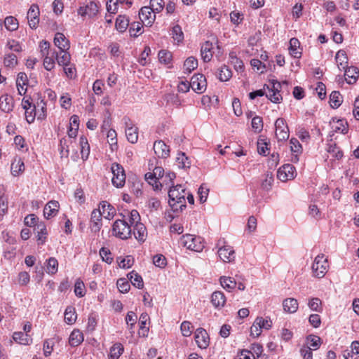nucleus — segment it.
Returning a JSON list of instances; mask_svg holds the SVG:
<instances>
[{
    "mask_svg": "<svg viewBox=\"0 0 359 359\" xmlns=\"http://www.w3.org/2000/svg\"><path fill=\"white\" fill-rule=\"evenodd\" d=\"M176 162L178 167L181 168H189L191 166V162L184 153L181 152L177 154Z\"/></svg>",
    "mask_w": 359,
    "mask_h": 359,
    "instance_id": "nucleus-57",
    "label": "nucleus"
},
{
    "mask_svg": "<svg viewBox=\"0 0 359 359\" xmlns=\"http://www.w3.org/2000/svg\"><path fill=\"white\" fill-rule=\"evenodd\" d=\"M99 11L98 4L94 1H90L88 4L79 7L78 9V14L82 17L88 16L93 18L95 16Z\"/></svg>",
    "mask_w": 359,
    "mask_h": 359,
    "instance_id": "nucleus-15",
    "label": "nucleus"
},
{
    "mask_svg": "<svg viewBox=\"0 0 359 359\" xmlns=\"http://www.w3.org/2000/svg\"><path fill=\"white\" fill-rule=\"evenodd\" d=\"M129 26V20L126 15H118L116 18L115 27L120 32H123Z\"/></svg>",
    "mask_w": 359,
    "mask_h": 359,
    "instance_id": "nucleus-44",
    "label": "nucleus"
},
{
    "mask_svg": "<svg viewBox=\"0 0 359 359\" xmlns=\"http://www.w3.org/2000/svg\"><path fill=\"white\" fill-rule=\"evenodd\" d=\"M55 54L50 55H41L43 58V65L45 69L47 71H52L55 67Z\"/></svg>",
    "mask_w": 359,
    "mask_h": 359,
    "instance_id": "nucleus-42",
    "label": "nucleus"
},
{
    "mask_svg": "<svg viewBox=\"0 0 359 359\" xmlns=\"http://www.w3.org/2000/svg\"><path fill=\"white\" fill-rule=\"evenodd\" d=\"M142 23L146 26H151L156 19L155 13L149 6L142 7L139 12Z\"/></svg>",
    "mask_w": 359,
    "mask_h": 359,
    "instance_id": "nucleus-14",
    "label": "nucleus"
},
{
    "mask_svg": "<svg viewBox=\"0 0 359 359\" xmlns=\"http://www.w3.org/2000/svg\"><path fill=\"white\" fill-rule=\"evenodd\" d=\"M113 177L111 182L114 186L120 188L124 186L126 182V174L122 165L117 163H114L111 167Z\"/></svg>",
    "mask_w": 359,
    "mask_h": 359,
    "instance_id": "nucleus-8",
    "label": "nucleus"
},
{
    "mask_svg": "<svg viewBox=\"0 0 359 359\" xmlns=\"http://www.w3.org/2000/svg\"><path fill=\"white\" fill-rule=\"evenodd\" d=\"M39 8L37 5L32 4L27 12V20L30 28L36 29L39 23Z\"/></svg>",
    "mask_w": 359,
    "mask_h": 359,
    "instance_id": "nucleus-16",
    "label": "nucleus"
},
{
    "mask_svg": "<svg viewBox=\"0 0 359 359\" xmlns=\"http://www.w3.org/2000/svg\"><path fill=\"white\" fill-rule=\"evenodd\" d=\"M36 229L37 231L38 245H43L46 241L48 234L46 226L43 223L41 222L37 224Z\"/></svg>",
    "mask_w": 359,
    "mask_h": 359,
    "instance_id": "nucleus-38",
    "label": "nucleus"
},
{
    "mask_svg": "<svg viewBox=\"0 0 359 359\" xmlns=\"http://www.w3.org/2000/svg\"><path fill=\"white\" fill-rule=\"evenodd\" d=\"M4 25L9 31H15L18 27V20L13 16L6 17L4 20Z\"/></svg>",
    "mask_w": 359,
    "mask_h": 359,
    "instance_id": "nucleus-62",
    "label": "nucleus"
},
{
    "mask_svg": "<svg viewBox=\"0 0 359 359\" xmlns=\"http://www.w3.org/2000/svg\"><path fill=\"white\" fill-rule=\"evenodd\" d=\"M251 126L255 133H259L264 127L262 118L259 116H254L252 119Z\"/></svg>",
    "mask_w": 359,
    "mask_h": 359,
    "instance_id": "nucleus-58",
    "label": "nucleus"
},
{
    "mask_svg": "<svg viewBox=\"0 0 359 359\" xmlns=\"http://www.w3.org/2000/svg\"><path fill=\"white\" fill-rule=\"evenodd\" d=\"M131 226L123 219H117L112 226V235L122 240H126L131 236Z\"/></svg>",
    "mask_w": 359,
    "mask_h": 359,
    "instance_id": "nucleus-3",
    "label": "nucleus"
},
{
    "mask_svg": "<svg viewBox=\"0 0 359 359\" xmlns=\"http://www.w3.org/2000/svg\"><path fill=\"white\" fill-rule=\"evenodd\" d=\"M335 60L340 71L348 67V59L346 53L344 50H340L336 53Z\"/></svg>",
    "mask_w": 359,
    "mask_h": 359,
    "instance_id": "nucleus-30",
    "label": "nucleus"
},
{
    "mask_svg": "<svg viewBox=\"0 0 359 359\" xmlns=\"http://www.w3.org/2000/svg\"><path fill=\"white\" fill-rule=\"evenodd\" d=\"M164 176V169L161 166H156L153 172H147L145 174V180L151 184L154 190H161L162 183L159 180H162Z\"/></svg>",
    "mask_w": 359,
    "mask_h": 359,
    "instance_id": "nucleus-6",
    "label": "nucleus"
},
{
    "mask_svg": "<svg viewBox=\"0 0 359 359\" xmlns=\"http://www.w3.org/2000/svg\"><path fill=\"white\" fill-rule=\"evenodd\" d=\"M55 55V60L58 64V65L64 67V66H68L69 64L71 62L72 56L71 54L69 52V50H59L58 52L56 51Z\"/></svg>",
    "mask_w": 359,
    "mask_h": 359,
    "instance_id": "nucleus-28",
    "label": "nucleus"
},
{
    "mask_svg": "<svg viewBox=\"0 0 359 359\" xmlns=\"http://www.w3.org/2000/svg\"><path fill=\"white\" fill-rule=\"evenodd\" d=\"M229 58L231 60V63L233 65L234 69L237 72H243L244 70V65L243 61L236 56L235 53H230Z\"/></svg>",
    "mask_w": 359,
    "mask_h": 359,
    "instance_id": "nucleus-54",
    "label": "nucleus"
},
{
    "mask_svg": "<svg viewBox=\"0 0 359 359\" xmlns=\"http://www.w3.org/2000/svg\"><path fill=\"white\" fill-rule=\"evenodd\" d=\"M74 293L79 297H83L86 294L85 285L81 279H77L74 285Z\"/></svg>",
    "mask_w": 359,
    "mask_h": 359,
    "instance_id": "nucleus-64",
    "label": "nucleus"
},
{
    "mask_svg": "<svg viewBox=\"0 0 359 359\" xmlns=\"http://www.w3.org/2000/svg\"><path fill=\"white\" fill-rule=\"evenodd\" d=\"M143 26L142 22H133L130 24L129 32L131 36L137 37L142 34Z\"/></svg>",
    "mask_w": 359,
    "mask_h": 359,
    "instance_id": "nucleus-52",
    "label": "nucleus"
},
{
    "mask_svg": "<svg viewBox=\"0 0 359 359\" xmlns=\"http://www.w3.org/2000/svg\"><path fill=\"white\" fill-rule=\"evenodd\" d=\"M153 149L158 158H167L170 155V147L163 141L158 140L154 143Z\"/></svg>",
    "mask_w": 359,
    "mask_h": 359,
    "instance_id": "nucleus-18",
    "label": "nucleus"
},
{
    "mask_svg": "<svg viewBox=\"0 0 359 359\" xmlns=\"http://www.w3.org/2000/svg\"><path fill=\"white\" fill-rule=\"evenodd\" d=\"M342 102L341 95L339 91H333L330 95V104L332 108H338Z\"/></svg>",
    "mask_w": 359,
    "mask_h": 359,
    "instance_id": "nucleus-51",
    "label": "nucleus"
},
{
    "mask_svg": "<svg viewBox=\"0 0 359 359\" xmlns=\"http://www.w3.org/2000/svg\"><path fill=\"white\" fill-rule=\"evenodd\" d=\"M28 84V78L25 72H20L16 79V86L18 94L23 95L27 92V86Z\"/></svg>",
    "mask_w": 359,
    "mask_h": 359,
    "instance_id": "nucleus-25",
    "label": "nucleus"
},
{
    "mask_svg": "<svg viewBox=\"0 0 359 359\" xmlns=\"http://www.w3.org/2000/svg\"><path fill=\"white\" fill-rule=\"evenodd\" d=\"M198 67V60L194 57H188L184 63V68L185 72L191 73L193 70Z\"/></svg>",
    "mask_w": 359,
    "mask_h": 359,
    "instance_id": "nucleus-53",
    "label": "nucleus"
},
{
    "mask_svg": "<svg viewBox=\"0 0 359 359\" xmlns=\"http://www.w3.org/2000/svg\"><path fill=\"white\" fill-rule=\"evenodd\" d=\"M231 76H232V72L228 66L223 65L219 69L217 77L219 81H227L231 78Z\"/></svg>",
    "mask_w": 359,
    "mask_h": 359,
    "instance_id": "nucleus-46",
    "label": "nucleus"
},
{
    "mask_svg": "<svg viewBox=\"0 0 359 359\" xmlns=\"http://www.w3.org/2000/svg\"><path fill=\"white\" fill-rule=\"evenodd\" d=\"M186 208V204L183 203H168L165 208V218L168 222H172V219L178 217L183 209Z\"/></svg>",
    "mask_w": 359,
    "mask_h": 359,
    "instance_id": "nucleus-10",
    "label": "nucleus"
},
{
    "mask_svg": "<svg viewBox=\"0 0 359 359\" xmlns=\"http://www.w3.org/2000/svg\"><path fill=\"white\" fill-rule=\"evenodd\" d=\"M191 88L197 93H202L206 90L205 76L201 74H194L191 79Z\"/></svg>",
    "mask_w": 359,
    "mask_h": 359,
    "instance_id": "nucleus-12",
    "label": "nucleus"
},
{
    "mask_svg": "<svg viewBox=\"0 0 359 359\" xmlns=\"http://www.w3.org/2000/svg\"><path fill=\"white\" fill-rule=\"evenodd\" d=\"M124 351L123 346L121 343H116L109 349V359H118Z\"/></svg>",
    "mask_w": 359,
    "mask_h": 359,
    "instance_id": "nucleus-37",
    "label": "nucleus"
},
{
    "mask_svg": "<svg viewBox=\"0 0 359 359\" xmlns=\"http://www.w3.org/2000/svg\"><path fill=\"white\" fill-rule=\"evenodd\" d=\"M76 320L75 309L72 306H67L65 311V321L68 325H72Z\"/></svg>",
    "mask_w": 359,
    "mask_h": 359,
    "instance_id": "nucleus-50",
    "label": "nucleus"
},
{
    "mask_svg": "<svg viewBox=\"0 0 359 359\" xmlns=\"http://www.w3.org/2000/svg\"><path fill=\"white\" fill-rule=\"evenodd\" d=\"M327 151L333 157L337 159H340L343 156V152L340 150L339 147L335 143H330L327 145Z\"/></svg>",
    "mask_w": 359,
    "mask_h": 359,
    "instance_id": "nucleus-55",
    "label": "nucleus"
},
{
    "mask_svg": "<svg viewBox=\"0 0 359 359\" xmlns=\"http://www.w3.org/2000/svg\"><path fill=\"white\" fill-rule=\"evenodd\" d=\"M62 67L64 73L68 79H74L76 77L77 71L74 64L70 62L68 66L67 65Z\"/></svg>",
    "mask_w": 359,
    "mask_h": 359,
    "instance_id": "nucleus-60",
    "label": "nucleus"
},
{
    "mask_svg": "<svg viewBox=\"0 0 359 359\" xmlns=\"http://www.w3.org/2000/svg\"><path fill=\"white\" fill-rule=\"evenodd\" d=\"M308 215L315 219H320L323 217L322 208L316 203H311L308 209Z\"/></svg>",
    "mask_w": 359,
    "mask_h": 359,
    "instance_id": "nucleus-40",
    "label": "nucleus"
},
{
    "mask_svg": "<svg viewBox=\"0 0 359 359\" xmlns=\"http://www.w3.org/2000/svg\"><path fill=\"white\" fill-rule=\"evenodd\" d=\"M168 196L170 201L174 202H184L187 198L188 202H194V196L187 191L182 185L172 187L169 189Z\"/></svg>",
    "mask_w": 359,
    "mask_h": 359,
    "instance_id": "nucleus-2",
    "label": "nucleus"
},
{
    "mask_svg": "<svg viewBox=\"0 0 359 359\" xmlns=\"http://www.w3.org/2000/svg\"><path fill=\"white\" fill-rule=\"evenodd\" d=\"M13 340L22 345H28L32 342L30 336L23 332H15L13 335Z\"/></svg>",
    "mask_w": 359,
    "mask_h": 359,
    "instance_id": "nucleus-35",
    "label": "nucleus"
},
{
    "mask_svg": "<svg viewBox=\"0 0 359 359\" xmlns=\"http://www.w3.org/2000/svg\"><path fill=\"white\" fill-rule=\"evenodd\" d=\"M270 83L271 87H269L268 85L264 86V88L266 87L268 89V92L266 93V95L272 102L280 103L283 100L282 95L280 93V89L281 88L280 83L275 80H271L270 81Z\"/></svg>",
    "mask_w": 359,
    "mask_h": 359,
    "instance_id": "nucleus-9",
    "label": "nucleus"
},
{
    "mask_svg": "<svg viewBox=\"0 0 359 359\" xmlns=\"http://www.w3.org/2000/svg\"><path fill=\"white\" fill-rule=\"evenodd\" d=\"M219 283L222 287L226 291L231 292L236 287L237 283L233 278L229 276H222L219 278Z\"/></svg>",
    "mask_w": 359,
    "mask_h": 359,
    "instance_id": "nucleus-32",
    "label": "nucleus"
},
{
    "mask_svg": "<svg viewBox=\"0 0 359 359\" xmlns=\"http://www.w3.org/2000/svg\"><path fill=\"white\" fill-rule=\"evenodd\" d=\"M99 209L101 210L102 217L107 219H112L116 213V210L111 203H102V207Z\"/></svg>",
    "mask_w": 359,
    "mask_h": 359,
    "instance_id": "nucleus-33",
    "label": "nucleus"
},
{
    "mask_svg": "<svg viewBox=\"0 0 359 359\" xmlns=\"http://www.w3.org/2000/svg\"><path fill=\"white\" fill-rule=\"evenodd\" d=\"M181 243L187 249L195 252H201L205 247L204 241L201 237L191 234L182 236Z\"/></svg>",
    "mask_w": 359,
    "mask_h": 359,
    "instance_id": "nucleus-4",
    "label": "nucleus"
},
{
    "mask_svg": "<svg viewBox=\"0 0 359 359\" xmlns=\"http://www.w3.org/2000/svg\"><path fill=\"white\" fill-rule=\"evenodd\" d=\"M311 269L315 277L323 278L325 276L329 269L327 258L325 255L320 254L316 257Z\"/></svg>",
    "mask_w": 359,
    "mask_h": 359,
    "instance_id": "nucleus-5",
    "label": "nucleus"
},
{
    "mask_svg": "<svg viewBox=\"0 0 359 359\" xmlns=\"http://www.w3.org/2000/svg\"><path fill=\"white\" fill-rule=\"evenodd\" d=\"M345 80L348 84H354L359 78V69L356 67H348L345 69Z\"/></svg>",
    "mask_w": 359,
    "mask_h": 359,
    "instance_id": "nucleus-23",
    "label": "nucleus"
},
{
    "mask_svg": "<svg viewBox=\"0 0 359 359\" xmlns=\"http://www.w3.org/2000/svg\"><path fill=\"white\" fill-rule=\"evenodd\" d=\"M53 41L55 46L59 48V50H66L70 48V42L62 33L57 32Z\"/></svg>",
    "mask_w": 359,
    "mask_h": 359,
    "instance_id": "nucleus-21",
    "label": "nucleus"
},
{
    "mask_svg": "<svg viewBox=\"0 0 359 359\" xmlns=\"http://www.w3.org/2000/svg\"><path fill=\"white\" fill-rule=\"evenodd\" d=\"M39 48H40V53L41 55H50V54H56V50L55 49L50 48V43L47 41H41L39 43Z\"/></svg>",
    "mask_w": 359,
    "mask_h": 359,
    "instance_id": "nucleus-59",
    "label": "nucleus"
},
{
    "mask_svg": "<svg viewBox=\"0 0 359 359\" xmlns=\"http://www.w3.org/2000/svg\"><path fill=\"white\" fill-rule=\"evenodd\" d=\"M195 341L201 348H206L210 342L209 336L203 328H198L195 332Z\"/></svg>",
    "mask_w": 359,
    "mask_h": 359,
    "instance_id": "nucleus-17",
    "label": "nucleus"
},
{
    "mask_svg": "<svg viewBox=\"0 0 359 359\" xmlns=\"http://www.w3.org/2000/svg\"><path fill=\"white\" fill-rule=\"evenodd\" d=\"M36 111L37 113V118L39 120H43L46 117V104L41 100L35 104Z\"/></svg>",
    "mask_w": 359,
    "mask_h": 359,
    "instance_id": "nucleus-49",
    "label": "nucleus"
},
{
    "mask_svg": "<svg viewBox=\"0 0 359 359\" xmlns=\"http://www.w3.org/2000/svg\"><path fill=\"white\" fill-rule=\"evenodd\" d=\"M46 272L49 274H55L58 269V262L55 257H50L47 261Z\"/></svg>",
    "mask_w": 359,
    "mask_h": 359,
    "instance_id": "nucleus-56",
    "label": "nucleus"
},
{
    "mask_svg": "<svg viewBox=\"0 0 359 359\" xmlns=\"http://www.w3.org/2000/svg\"><path fill=\"white\" fill-rule=\"evenodd\" d=\"M289 53L294 58H300L302 55L300 42L297 38H292L290 40Z\"/></svg>",
    "mask_w": 359,
    "mask_h": 359,
    "instance_id": "nucleus-29",
    "label": "nucleus"
},
{
    "mask_svg": "<svg viewBox=\"0 0 359 359\" xmlns=\"http://www.w3.org/2000/svg\"><path fill=\"white\" fill-rule=\"evenodd\" d=\"M123 121L126 126L125 132L128 141L132 144H135L138 140V128L134 126L128 117H124Z\"/></svg>",
    "mask_w": 359,
    "mask_h": 359,
    "instance_id": "nucleus-11",
    "label": "nucleus"
},
{
    "mask_svg": "<svg viewBox=\"0 0 359 359\" xmlns=\"http://www.w3.org/2000/svg\"><path fill=\"white\" fill-rule=\"evenodd\" d=\"M212 48V43L209 41H207L202 44L201 48V55L205 62H208L212 60L213 55Z\"/></svg>",
    "mask_w": 359,
    "mask_h": 359,
    "instance_id": "nucleus-26",
    "label": "nucleus"
},
{
    "mask_svg": "<svg viewBox=\"0 0 359 359\" xmlns=\"http://www.w3.org/2000/svg\"><path fill=\"white\" fill-rule=\"evenodd\" d=\"M159 62L162 64L171 65L172 60V53L167 50H161L158 54Z\"/></svg>",
    "mask_w": 359,
    "mask_h": 359,
    "instance_id": "nucleus-48",
    "label": "nucleus"
},
{
    "mask_svg": "<svg viewBox=\"0 0 359 359\" xmlns=\"http://www.w3.org/2000/svg\"><path fill=\"white\" fill-rule=\"evenodd\" d=\"M332 128L336 133L346 134L348 131V123L345 120L338 119L336 122L334 121Z\"/></svg>",
    "mask_w": 359,
    "mask_h": 359,
    "instance_id": "nucleus-45",
    "label": "nucleus"
},
{
    "mask_svg": "<svg viewBox=\"0 0 359 359\" xmlns=\"http://www.w3.org/2000/svg\"><path fill=\"white\" fill-rule=\"evenodd\" d=\"M295 177V168L291 164H285L277 172V177L282 182L294 179Z\"/></svg>",
    "mask_w": 359,
    "mask_h": 359,
    "instance_id": "nucleus-13",
    "label": "nucleus"
},
{
    "mask_svg": "<svg viewBox=\"0 0 359 359\" xmlns=\"http://www.w3.org/2000/svg\"><path fill=\"white\" fill-rule=\"evenodd\" d=\"M83 341V334L79 330H74L69 338V343L72 346H77Z\"/></svg>",
    "mask_w": 359,
    "mask_h": 359,
    "instance_id": "nucleus-36",
    "label": "nucleus"
},
{
    "mask_svg": "<svg viewBox=\"0 0 359 359\" xmlns=\"http://www.w3.org/2000/svg\"><path fill=\"white\" fill-rule=\"evenodd\" d=\"M25 170V163L23 160L19 157L15 156L11 162V174L16 177L21 175Z\"/></svg>",
    "mask_w": 359,
    "mask_h": 359,
    "instance_id": "nucleus-24",
    "label": "nucleus"
},
{
    "mask_svg": "<svg viewBox=\"0 0 359 359\" xmlns=\"http://www.w3.org/2000/svg\"><path fill=\"white\" fill-rule=\"evenodd\" d=\"M226 301V297L221 291H215L211 295V302L214 307L217 309H221L224 307Z\"/></svg>",
    "mask_w": 359,
    "mask_h": 359,
    "instance_id": "nucleus-27",
    "label": "nucleus"
},
{
    "mask_svg": "<svg viewBox=\"0 0 359 359\" xmlns=\"http://www.w3.org/2000/svg\"><path fill=\"white\" fill-rule=\"evenodd\" d=\"M73 143V140L67 139V137H63L60 141V154L61 157L67 158L69 154V144Z\"/></svg>",
    "mask_w": 359,
    "mask_h": 359,
    "instance_id": "nucleus-39",
    "label": "nucleus"
},
{
    "mask_svg": "<svg viewBox=\"0 0 359 359\" xmlns=\"http://www.w3.org/2000/svg\"><path fill=\"white\" fill-rule=\"evenodd\" d=\"M133 227V235L140 243H143L147 238V230L142 223H137L132 226Z\"/></svg>",
    "mask_w": 359,
    "mask_h": 359,
    "instance_id": "nucleus-20",
    "label": "nucleus"
},
{
    "mask_svg": "<svg viewBox=\"0 0 359 359\" xmlns=\"http://www.w3.org/2000/svg\"><path fill=\"white\" fill-rule=\"evenodd\" d=\"M117 262L120 268L129 269L133 266L134 261L130 256H127L125 257H118Z\"/></svg>",
    "mask_w": 359,
    "mask_h": 359,
    "instance_id": "nucleus-61",
    "label": "nucleus"
},
{
    "mask_svg": "<svg viewBox=\"0 0 359 359\" xmlns=\"http://www.w3.org/2000/svg\"><path fill=\"white\" fill-rule=\"evenodd\" d=\"M217 254L220 259L225 263H230L235 260L236 253L233 248L223 240H219L216 244Z\"/></svg>",
    "mask_w": 359,
    "mask_h": 359,
    "instance_id": "nucleus-1",
    "label": "nucleus"
},
{
    "mask_svg": "<svg viewBox=\"0 0 359 359\" xmlns=\"http://www.w3.org/2000/svg\"><path fill=\"white\" fill-rule=\"evenodd\" d=\"M290 151L292 152L291 161L297 163L299 161V155L302 152V147L299 140L296 138H292L290 140Z\"/></svg>",
    "mask_w": 359,
    "mask_h": 359,
    "instance_id": "nucleus-22",
    "label": "nucleus"
},
{
    "mask_svg": "<svg viewBox=\"0 0 359 359\" xmlns=\"http://www.w3.org/2000/svg\"><path fill=\"white\" fill-rule=\"evenodd\" d=\"M283 309L285 312L290 313H295L298 309V302L296 299L287 298L283 302Z\"/></svg>",
    "mask_w": 359,
    "mask_h": 359,
    "instance_id": "nucleus-31",
    "label": "nucleus"
},
{
    "mask_svg": "<svg viewBox=\"0 0 359 359\" xmlns=\"http://www.w3.org/2000/svg\"><path fill=\"white\" fill-rule=\"evenodd\" d=\"M275 135L278 142H285L290 136V131L286 121L283 118H278L274 123Z\"/></svg>",
    "mask_w": 359,
    "mask_h": 359,
    "instance_id": "nucleus-7",
    "label": "nucleus"
},
{
    "mask_svg": "<svg viewBox=\"0 0 359 359\" xmlns=\"http://www.w3.org/2000/svg\"><path fill=\"white\" fill-rule=\"evenodd\" d=\"M321 345V339L316 335H309L306 338V346L311 350H317Z\"/></svg>",
    "mask_w": 359,
    "mask_h": 359,
    "instance_id": "nucleus-43",
    "label": "nucleus"
},
{
    "mask_svg": "<svg viewBox=\"0 0 359 359\" xmlns=\"http://www.w3.org/2000/svg\"><path fill=\"white\" fill-rule=\"evenodd\" d=\"M59 210V203H46L43 208V215L50 219L57 215Z\"/></svg>",
    "mask_w": 359,
    "mask_h": 359,
    "instance_id": "nucleus-34",
    "label": "nucleus"
},
{
    "mask_svg": "<svg viewBox=\"0 0 359 359\" xmlns=\"http://www.w3.org/2000/svg\"><path fill=\"white\" fill-rule=\"evenodd\" d=\"M130 283L136 287L142 289L144 287L142 278L136 271H132L128 274Z\"/></svg>",
    "mask_w": 359,
    "mask_h": 359,
    "instance_id": "nucleus-41",
    "label": "nucleus"
},
{
    "mask_svg": "<svg viewBox=\"0 0 359 359\" xmlns=\"http://www.w3.org/2000/svg\"><path fill=\"white\" fill-rule=\"evenodd\" d=\"M107 137L108 139V142L110 145V148L111 151L117 150L118 149V143H117V134L114 129H109L107 134Z\"/></svg>",
    "mask_w": 359,
    "mask_h": 359,
    "instance_id": "nucleus-47",
    "label": "nucleus"
},
{
    "mask_svg": "<svg viewBox=\"0 0 359 359\" xmlns=\"http://www.w3.org/2000/svg\"><path fill=\"white\" fill-rule=\"evenodd\" d=\"M14 108V99L8 94L0 97V109L5 113H10Z\"/></svg>",
    "mask_w": 359,
    "mask_h": 359,
    "instance_id": "nucleus-19",
    "label": "nucleus"
},
{
    "mask_svg": "<svg viewBox=\"0 0 359 359\" xmlns=\"http://www.w3.org/2000/svg\"><path fill=\"white\" fill-rule=\"evenodd\" d=\"M322 302L319 298L313 297L309 300L308 306L311 311L316 312H321L322 309Z\"/></svg>",
    "mask_w": 359,
    "mask_h": 359,
    "instance_id": "nucleus-63",
    "label": "nucleus"
}]
</instances>
